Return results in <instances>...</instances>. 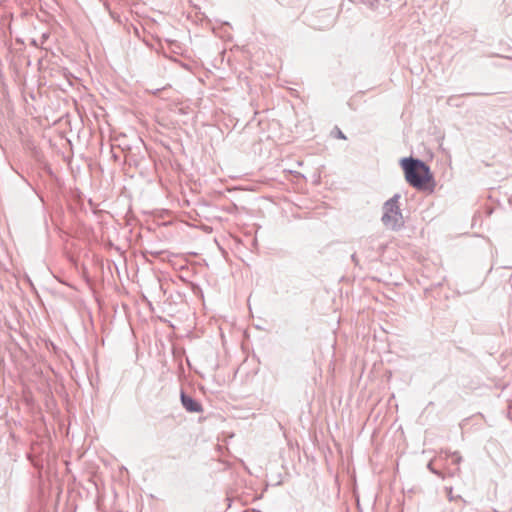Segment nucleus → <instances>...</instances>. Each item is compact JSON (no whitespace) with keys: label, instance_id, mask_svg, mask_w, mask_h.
I'll return each instance as SVG.
<instances>
[{"label":"nucleus","instance_id":"f03ea898","mask_svg":"<svg viewBox=\"0 0 512 512\" xmlns=\"http://www.w3.org/2000/svg\"><path fill=\"white\" fill-rule=\"evenodd\" d=\"M402 219L398 201L396 199H390L383 207L382 220L385 224H395Z\"/></svg>","mask_w":512,"mask_h":512},{"label":"nucleus","instance_id":"f257e3e1","mask_svg":"<svg viewBox=\"0 0 512 512\" xmlns=\"http://www.w3.org/2000/svg\"><path fill=\"white\" fill-rule=\"evenodd\" d=\"M400 166L404 172L405 180L413 188L432 193L436 182L430 168L421 160L412 157L403 158Z\"/></svg>","mask_w":512,"mask_h":512},{"label":"nucleus","instance_id":"7ed1b4c3","mask_svg":"<svg viewBox=\"0 0 512 512\" xmlns=\"http://www.w3.org/2000/svg\"><path fill=\"white\" fill-rule=\"evenodd\" d=\"M181 401L185 409L189 412H201L202 407L201 405L192 399L191 397H188L184 394L181 395Z\"/></svg>","mask_w":512,"mask_h":512},{"label":"nucleus","instance_id":"20e7f679","mask_svg":"<svg viewBox=\"0 0 512 512\" xmlns=\"http://www.w3.org/2000/svg\"><path fill=\"white\" fill-rule=\"evenodd\" d=\"M338 137L341 139H345V136L342 134L341 131H338Z\"/></svg>","mask_w":512,"mask_h":512}]
</instances>
